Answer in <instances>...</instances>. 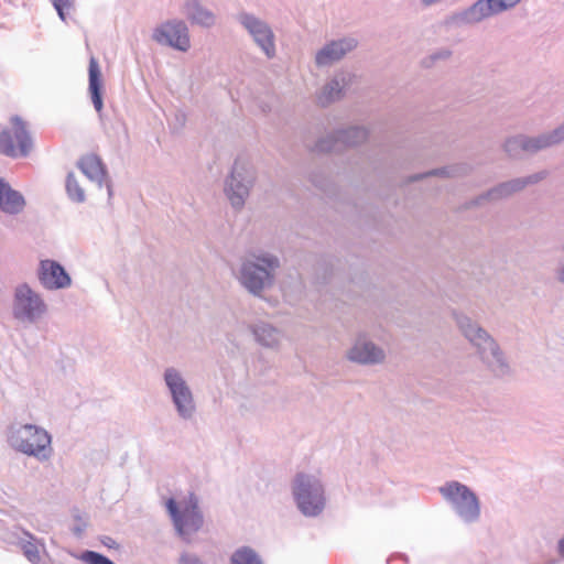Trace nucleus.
Wrapping results in <instances>:
<instances>
[{"mask_svg":"<svg viewBox=\"0 0 564 564\" xmlns=\"http://www.w3.org/2000/svg\"><path fill=\"white\" fill-rule=\"evenodd\" d=\"M165 381L169 386L178 411L185 415L192 410V394L178 373L169 369L165 372Z\"/></svg>","mask_w":564,"mask_h":564,"instance_id":"9d476101","label":"nucleus"},{"mask_svg":"<svg viewBox=\"0 0 564 564\" xmlns=\"http://www.w3.org/2000/svg\"><path fill=\"white\" fill-rule=\"evenodd\" d=\"M348 357L356 362L373 364L383 359V352L370 343H358L351 348Z\"/></svg>","mask_w":564,"mask_h":564,"instance_id":"dca6fc26","label":"nucleus"},{"mask_svg":"<svg viewBox=\"0 0 564 564\" xmlns=\"http://www.w3.org/2000/svg\"><path fill=\"white\" fill-rule=\"evenodd\" d=\"M465 333V336L476 345L480 346L482 343H487L489 340V336L485 330L479 327H476L471 324H468L466 327L462 326Z\"/></svg>","mask_w":564,"mask_h":564,"instance_id":"5701e85b","label":"nucleus"},{"mask_svg":"<svg viewBox=\"0 0 564 564\" xmlns=\"http://www.w3.org/2000/svg\"><path fill=\"white\" fill-rule=\"evenodd\" d=\"M66 189L72 199H74L76 202L84 200V198H85L84 191L80 188V186L73 173H69L67 175Z\"/></svg>","mask_w":564,"mask_h":564,"instance_id":"b1692460","label":"nucleus"},{"mask_svg":"<svg viewBox=\"0 0 564 564\" xmlns=\"http://www.w3.org/2000/svg\"><path fill=\"white\" fill-rule=\"evenodd\" d=\"M258 339L265 346H271L278 341V332L272 327H261L256 329Z\"/></svg>","mask_w":564,"mask_h":564,"instance_id":"393cba45","label":"nucleus"},{"mask_svg":"<svg viewBox=\"0 0 564 564\" xmlns=\"http://www.w3.org/2000/svg\"><path fill=\"white\" fill-rule=\"evenodd\" d=\"M186 14L192 22L204 26H209L214 23L213 13L204 10L197 0H189L186 3Z\"/></svg>","mask_w":564,"mask_h":564,"instance_id":"6ab92c4d","label":"nucleus"},{"mask_svg":"<svg viewBox=\"0 0 564 564\" xmlns=\"http://www.w3.org/2000/svg\"><path fill=\"white\" fill-rule=\"evenodd\" d=\"M564 139V127L558 128L555 130L551 135L538 138V139H529V140H521L519 141L520 147L524 151H536L542 148L552 145L554 143H557Z\"/></svg>","mask_w":564,"mask_h":564,"instance_id":"a211bd4d","label":"nucleus"},{"mask_svg":"<svg viewBox=\"0 0 564 564\" xmlns=\"http://www.w3.org/2000/svg\"><path fill=\"white\" fill-rule=\"evenodd\" d=\"M40 280L47 289H62L70 283V279L64 268L51 260L41 262Z\"/></svg>","mask_w":564,"mask_h":564,"instance_id":"f8f14e48","label":"nucleus"},{"mask_svg":"<svg viewBox=\"0 0 564 564\" xmlns=\"http://www.w3.org/2000/svg\"><path fill=\"white\" fill-rule=\"evenodd\" d=\"M79 167L87 177L99 184L107 181L104 164L95 154L84 156L79 162Z\"/></svg>","mask_w":564,"mask_h":564,"instance_id":"f3484780","label":"nucleus"},{"mask_svg":"<svg viewBox=\"0 0 564 564\" xmlns=\"http://www.w3.org/2000/svg\"><path fill=\"white\" fill-rule=\"evenodd\" d=\"M293 495L299 509L305 516H317L325 506L324 491L321 482L304 474L296 475Z\"/></svg>","mask_w":564,"mask_h":564,"instance_id":"f03ea898","label":"nucleus"},{"mask_svg":"<svg viewBox=\"0 0 564 564\" xmlns=\"http://www.w3.org/2000/svg\"><path fill=\"white\" fill-rule=\"evenodd\" d=\"M324 144H325V142H324V141H323V142H321V143L318 144V148H319L321 150H328V148H326Z\"/></svg>","mask_w":564,"mask_h":564,"instance_id":"473e14b6","label":"nucleus"},{"mask_svg":"<svg viewBox=\"0 0 564 564\" xmlns=\"http://www.w3.org/2000/svg\"><path fill=\"white\" fill-rule=\"evenodd\" d=\"M367 138V132L364 129L360 128H354L349 131L345 132V134L341 137L343 142H347L348 144H357Z\"/></svg>","mask_w":564,"mask_h":564,"instance_id":"a878e982","label":"nucleus"},{"mask_svg":"<svg viewBox=\"0 0 564 564\" xmlns=\"http://www.w3.org/2000/svg\"><path fill=\"white\" fill-rule=\"evenodd\" d=\"M89 94L91 97V101L94 107L98 113L102 111V80H101V72L99 68L98 61L91 56L89 59Z\"/></svg>","mask_w":564,"mask_h":564,"instance_id":"4468645a","label":"nucleus"},{"mask_svg":"<svg viewBox=\"0 0 564 564\" xmlns=\"http://www.w3.org/2000/svg\"><path fill=\"white\" fill-rule=\"evenodd\" d=\"M45 311L41 297L28 285H21L15 291L14 315L18 318L34 321Z\"/></svg>","mask_w":564,"mask_h":564,"instance_id":"0eeeda50","label":"nucleus"},{"mask_svg":"<svg viewBox=\"0 0 564 564\" xmlns=\"http://www.w3.org/2000/svg\"><path fill=\"white\" fill-rule=\"evenodd\" d=\"M523 182L521 181H513L508 184L501 185L499 188L495 189L490 195H495V197H500L507 194H510L511 192L518 191L523 187Z\"/></svg>","mask_w":564,"mask_h":564,"instance_id":"cd10ccee","label":"nucleus"},{"mask_svg":"<svg viewBox=\"0 0 564 564\" xmlns=\"http://www.w3.org/2000/svg\"><path fill=\"white\" fill-rule=\"evenodd\" d=\"M79 558L86 564H115L108 557L94 551H86L82 553Z\"/></svg>","mask_w":564,"mask_h":564,"instance_id":"bb28decb","label":"nucleus"},{"mask_svg":"<svg viewBox=\"0 0 564 564\" xmlns=\"http://www.w3.org/2000/svg\"><path fill=\"white\" fill-rule=\"evenodd\" d=\"M153 39L160 44H166L180 51L189 48L187 26L183 22H166L155 29Z\"/></svg>","mask_w":564,"mask_h":564,"instance_id":"1a4fd4ad","label":"nucleus"},{"mask_svg":"<svg viewBox=\"0 0 564 564\" xmlns=\"http://www.w3.org/2000/svg\"><path fill=\"white\" fill-rule=\"evenodd\" d=\"M33 147L28 124L19 116L10 118L0 131V152L13 159L29 155Z\"/></svg>","mask_w":564,"mask_h":564,"instance_id":"f257e3e1","label":"nucleus"},{"mask_svg":"<svg viewBox=\"0 0 564 564\" xmlns=\"http://www.w3.org/2000/svg\"><path fill=\"white\" fill-rule=\"evenodd\" d=\"M341 87L339 82L333 80L330 82L323 90L321 96L318 97L319 102L325 106L340 97Z\"/></svg>","mask_w":564,"mask_h":564,"instance_id":"4be33fe9","label":"nucleus"},{"mask_svg":"<svg viewBox=\"0 0 564 564\" xmlns=\"http://www.w3.org/2000/svg\"><path fill=\"white\" fill-rule=\"evenodd\" d=\"M242 24L249 30L254 37L256 42L261 46L265 54L271 57L274 55V42L272 31L262 23L250 15L242 17Z\"/></svg>","mask_w":564,"mask_h":564,"instance_id":"9b49d317","label":"nucleus"},{"mask_svg":"<svg viewBox=\"0 0 564 564\" xmlns=\"http://www.w3.org/2000/svg\"><path fill=\"white\" fill-rule=\"evenodd\" d=\"M236 182L234 173L226 188L227 196L235 207H240L243 204L245 197L248 195V188L240 182Z\"/></svg>","mask_w":564,"mask_h":564,"instance_id":"aec40b11","label":"nucleus"},{"mask_svg":"<svg viewBox=\"0 0 564 564\" xmlns=\"http://www.w3.org/2000/svg\"><path fill=\"white\" fill-rule=\"evenodd\" d=\"M181 564H202L199 558L193 554H183L180 558Z\"/></svg>","mask_w":564,"mask_h":564,"instance_id":"7c9ffc66","label":"nucleus"},{"mask_svg":"<svg viewBox=\"0 0 564 564\" xmlns=\"http://www.w3.org/2000/svg\"><path fill=\"white\" fill-rule=\"evenodd\" d=\"M520 0H478L457 19L467 23L479 22L514 7Z\"/></svg>","mask_w":564,"mask_h":564,"instance_id":"6e6552de","label":"nucleus"},{"mask_svg":"<svg viewBox=\"0 0 564 564\" xmlns=\"http://www.w3.org/2000/svg\"><path fill=\"white\" fill-rule=\"evenodd\" d=\"M231 564H262L259 556L250 547L238 549L231 556Z\"/></svg>","mask_w":564,"mask_h":564,"instance_id":"412c9836","label":"nucleus"},{"mask_svg":"<svg viewBox=\"0 0 564 564\" xmlns=\"http://www.w3.org/2000/svg\"><path fill=\"white\" fill-rule=\"evenodd\" d=\"M356 45L357 43L354 40L332 42L317 53L316 63L319 66L332 64L340 59Z\"/></svg>","mask_w":564,"mask_h":564,"instance_id":"ddd939ff","label":"nucleus"},{"mask_svg":"<svg viewBox=\"0 0 564 564\" xmlns=\"http://www.w3.org/2000/svg\"><path fill=\"white\" fill-rule=\"evenodd\" d=\"M23 552H24L25 556L32 562H36L40 560V555H39V551H37L36 546L31 543H28L23 546Z\"/></svg>","mask_w":564,"mask_h":564,"instance_id":"c85d7f7f","label":"nucleus"},{"mask_svg":"<svg viewBox=\"0 0 564 564\" xmlns=\"http://www.w3.org/2000/svg\"><path fill=\"white\" fill-rule=\"evenodd\" d=\"M12 443L17 449L30 456L48 458L52 453L50 434L35 425L26 424L17 430Z\"/></svg>","mask_w":564,"mask_h":564,"instance_id":"20e7f679","label":"nucleus"},{"mask_svg":"<svg viewBox=\"0 0 564 564\" xmlns=\"http://www.w3.org/2000/svg\"><path fill=\"white\" fill-rule=\"evenodd\" d=\"M108 186V194L111 195V189H110V186L107 184Z\"/></svg>","mask_w":564,"mask_h":564,"instance_id":"f704fd0d","label":"nucleus"},{"mask_svg":"<svg viewBox=\"0 0 564 564\" xmlns=\"http://www.w3.org/2000/svg\"><path fill=\"white\" fill-rule=\"evenodd\" d=\"M442 495L451 501L456 511L466 520L478 518L480 509L476 495L468 487L457 481L447 482L441 489Z\"/></svg>","mask_w":564,"mask_h":564,"instance_id":"39448f33","label":"nucleus"},{"mask_svg":"<svg viewBox=\"0 0 564 564\" xmlns=\"http://www.w3.org/2000/svg\"><path fill=\"white\" fill-rule=\"evenodd\" d=\"M513 143H518V141H513V142H508V143H507V149H508V151H511V148H510V147H511Z\"/></svg>","mask_w":564,"mask_h":564,"instance_id":"72a5a7b5","label":"nucleus"},{"mask_svg":"<svg viewBox=\"0 0 564 564\" xmlns=\"http://www.w3.org/2000/svg\"><path fill=\"white\" fill-rule=\"evenodd\" d=\"M558 551L562 556H564V538L558 543Z\"/></svg>","mask_w":564,"mask_h":564,"instance_id":"2f4dec72","label":"nucleus"},{"mask_svg":"<svg viewBox=\"0 0 564 564\" xmlns=\"http://www.w3.org/2000/svg\"><path fill=\"white\" fill-rule=\"evenodd\" d=\"M24 207V198L0 178V208L9 214H17Z\"/></svg>","mask_w":564,"mask_h":564,"instance_id":"2eb2a0df","label":"nucleus"},{"mask_svg":"<svg viewBox=\"0 0 564 564\" xmlns=\"http://www.w3.org/2000/svg\"><path fill=\"white\" fill-rule=\"evenodd\" d=\"M279 265L275 258H257V262L243 263L241 283L252 293L258 294L271 282V272Z\"/></svg>","mask_w":564,"mask_h":564,"instance_id":"423d86ee","label":"nucleus"},{"mask_svg":"<svg viewBox=\"0 0 564 564\" xmlns=\"http://www.w3.org/2000/svg\"><path fill=\"white\" fill-rule=\"evenodd\" d=\"M54 7L62 20H65L64 10L72 7V0H54Z\"/></svg>","mask_w":564,"mask_h":564,"instance_id":"c756f323","label":"nucleus"},{"mask_svg":"<svg viewBox=\"0 0 564 564\" xmlns=\"http://www.w3.org/2000/svg\"><path fill=\"white\" fill-rule=\"evenodd\" d=\"M166 508L180 535L188 536L202 528L203 517L194 495L178 503L171 498L166 501Z\"/></svg>","mask_w":564,"mask_h":564,"instance_id":"7ed1b4c3","label":"nucleus"}]
</instances>
